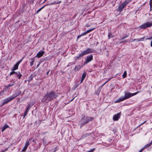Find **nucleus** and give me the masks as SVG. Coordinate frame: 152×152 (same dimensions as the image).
<instances>
[{
    "instance_id": "ddd939ff",
    "label": "nucleus",
    "mask_w": 152,
    "mask_h": 152,
    "mask_svg": "<svg viewBox=\"0 0 152 152\" xmlns=\"http://www.w3.org/2000/svg\"><path fill=\"white\" fill-rule=\"evenodd\" d=\"M120 113H118L114 115L113 117V120L115 121H117L119 118L120 117Z\"/></svg>"
},
{
    "instance_id": "72a5a7b5",
    "label": "nucleus",
    "mask_w": 152,
    "mask_h": 152,
    "mask_svg": "<svg viewBox=\"0 0 152 152\" xmlns=\"http://www.w3.org/2000/svg\"><path fill=\"white\" fill-rule=\"evenodd\" d=\"M7 150V149H6V150H2V151H1L0 152H4L5 151H6Z\"/></svg>"
},
{
    "instance_id": "c756f323",
    "label": "nucleus",
    "mask_w": 152,
    "mask_h": 152,
    "mask_svg": "<svg viewBox=\"0 0 152 152\" xmlns=\"http://www.w3.org/2000/svg\"><path fill=\"white\" fill-rule=\"evenodd\" d=\"M34 60H33L32 61L30 62V65L32 66L34 64Z\"/></svg>"
},
{
    "instance_id": "cd10ccee",
    "label": "nucleus",
    "mask_w": 152,
    "mask_h": 152,
    "mask_svg": "<svg viewBox=\"0 0 152 152\" xmlns=\"http://www.w3.org/2000/svg\"><path fill=\"white\" fill-rule=\"evenodd\" d=\"M45 6H43L42 7L40 8L36 12V13H38L39 11H40Z\"/></svg>"
},
{
    "instance_id": "f3484780",
    "label": "nucleus",
    "mask_w": 152,
    "mask_h": 152,
    "mask_svg": "<svg viewBox=\"0 0 152 152\" xmlns=\"http://www.w3.org/2000/svg\"><path fill=\"white\" fill-rule=\"evenodd\" d=\"M86 72H84L83 73V74L82 75V79H81V83H82L83 82V80H84L85 78L86 77Z\"/></svg>"
},
{
    "instance_id": "2eb2a0df",
    "label": "nucleus",
    "mask_w": 152,
    "mask_h": 152,
    "mask_svg": "<svg viewBox=\"0 0 152 152\" xmlns=\"http://www.w3.org/2000/svg\"><path fill=\"white\" fill-rule=\"evenodd\" d=\"M151 145V144L150 142L149 144H146L140 150L139 152H141L145 148L149 147Z\"/></svg>"
},
{
    "instance_id": "39448f33",
    "label": "nucleus",
    "mask_w": 152,
    "mask_h": 152,
    "mask_svg": "<svg viewBox=\"0 0 152 152\" xmlns=\"http://www.w3.org/2000/svg\"><path fill=\"white\" fill-rule=\"evenodd\" d=\"M138 91L136 93H130L128 92L125 93V96H124L120 97L116 100L115 102V103L119 102H120L124 100L128 99L133 96L136 95L139 92Z\"/></svg>"
},
{
    "instance_id": "b1692460",
    "label": "nucleus",
    "mask_w": 152,
    "mask_h": 152,
    "mask_svg": "<svg viewBox=\"0 0 152 152\" xmlns=\"http://www.w3.org/2000/svg\"><path fill=\"white\" fill-rule=\"evenodd\" d=\"M30 108V104H28L26 107V111H27V112H28Z\"/></svg>"
},
{
    "instance_id": "e433bc0d",
    "label": "nucleus",
    "mask_w": 152,
    "mask_h": 152,
    "mask_svg": "<svg viewBox=\"0 0 152 152\" xmlns=\"http://www.w3.org/2000/svg\"><path fill=\"white\" fill-rule=\"evenodd\" d=\"M152 39V37H151V38H148V39Z\"/></svg>"
},
{
    "instance_id": "6ab92c4d",
    "label": "nucleus",
    "mask_w": 152,
    "mask_h": 152,
    "mask_svg": "<svg viewBox=\"0 0 152 152\" xmlns=\"http://www.w3.org/2000/svg\"><path fill=\"white\" fill-rule=\"evenodd\" d=\"M131 1V0H126L124 2H123L122 4L125 6Z\"/></svg>"
},
{
    "instance_id": "f704fd0d",
    "label": "nucleus",
    "mask_w": 152,
    "mask_h": 152,
    "mask_svg": "<svg viewBox=\"0 0 152 152\" xmlns=\"http://www.w3.org/2000/svg\"><path fill=\"white\" fill-rule=\"evenodd\" d=\"M126 37H127V36H126V37H124L122 39H124Z\"/></svg>"
},
{
    "instance_id": "f8f14e48",
    "label": "nucleus",
    "mask_w": 152,
    "mask_h": 152,
    "mask_svg": "<svg viewBox=\"0 0 152 152\" xmlns=\"http://www.w3.org/2000/svg\"><path fill=\"white\" fill-rule=\"evenodd\" d=\"M21 61L22 60L19 61L15 65H14L13 69H12V70L13 71L15 70L18 69V66Z\"/></svg>"
},
{
    "instance_id": "20e7f679",
    "label": "nucleus",
    "mask_w": 152,
    "mask_h": 152,
    "mask_svg": "<svg viewBox=\"0 0 152 152\" xmlns=\"http://www.w3.org/2000/svg\"><path fill=\"white\" fill-rule=\"evenodd\" d=\"M57 96L54 92L52 91L48 93L45 96L42 101L44 102L48 103L51 100L56 98Z\"/></svg>"
},
{
    "instance_id": "473e14b6",
    "label": "nucleus",
    "mask_w": 152,
    "mask_h": 152,
    "mask_svg": "<svg viewBox=\"0 0 152 152\" xmlns=\"http://www.w3.org/2000/svg\"><path fill=\"white\" fill-rule=\"evenodd\" d=\"M16 73L14 71H13L12 72H11L10 73V75H13V74H14V73Z\"/></svg>"
},
{
    "instance_id": "7ed1b4c3",
    "label": "nucleus",
    "mask_w": 152,
    "mask_h": 152,
    "mask_svg": "<svg viewBox=\"0 0 152 152\" xmlns=\"http://www.w3.org/2000/svg\"><path fill=\"white\" fill-rule=\"evenodd\" d=\"M57 96L54 92L52 91L48 93L45 96L42 101L44 102L48 103L51 100L56 98Z\"/></svg>"
},
{
    "instance_id": "a211bd4d",
    "label": "nucleus",
    "mask_w": 152,
    "mask_h": 152,
    "mask_svg": "<svg viewBox=\"0 0 152 152\" xmlns=\"http://www.w3.org/2000/svg\"><path fill=\"white\" fill-rule=\"evenodd\" d=\"M82 67V66L80 65H77L75 66V70L76 71H78L79 69H80Z\"/></svg>"
},
{
    "instance_id": "a19ab883",
    "label": "nucleus",
    "mask_w": 152,
    "mask_h": 152,
    "mask_svg": "<svg viewBox=\"0 0 152 152\" xmlns=\"http://www.w3.org/2000/svg\"><path fill=\"white\" fill-rule=\"evenodd\" d=\"M93 150H92V151H91V152H93Z\"/></svg>"
},
{
    "instance_id": "2f4dec72",
    "label": "nucleus",
    "mask_w": 152,
    "mask_h": 152,
    "mask_svg": "<svg viewBox=\"0 0 152 152\" xmlns=\"http://www.w3.org/2000/svg\"><path fill=\"white\" fill-rule=\"evenodd\" d=\"M150 7H151L152 5V0H150Z\"/></svg>"
},
{
    "instance_id": "1a4fd4ad",
    "label": "nucleus",
    "mask_w": 152,
    "mask_h": 152,
    "mask_svg": "<svg viewBox=\"0 0 152 152\" xmlns=\"http://www.w3.org/2000/svg\"><path fill=\"white\" fill-rule=\"evenodd\" d=\"M87 117H84L80 121L79 123L81 126L88 123L87 120Z\"/></svg>"
},
{
    "instance_id": "c9c22d12",
    "label": "nucleus",
    "mask_w": 152,
    "mask_h": 152,
    "mask_svg": "<svg viewBox=\"0 0 152 152\" xmlns=\"http://www.w3.org/2000/svg\"><path fill=\"white\" fill-rule=\"evenodd\" d=\"M151 46L152 47V41L151 42Z\"/></svg>"
},
{
    "instance_id": "4468645a",
    "label": "nucleus",
    "mask_w": 152,
    "mask_h": 152,
    "mask_svg": "<svg viewBox=\"0 0 152 152\" xmlns=\"http://www.w3.org/2000/svg\"><path fill=\"white\" fill-rule=\"evenodd\" d=\"M44 53L45 52L44 51L39 52L37 54L36 56H37L38 58H39L43 56Z\"/></svg>"
},
{
    "instance_id": "f257e3e1",
    "label": "nucleus",
    "mask_w": 152,
    "mask_h": 152,
    "mask_svg": "<svg viewBox=\"0 0 152 152\" xmlns=\"http://www.w3.org/2000/svg\"><path fill=\"white\" fill-rule=\"evenodd\" d=\"M57 96L54 92L52 91L48 93L45 96L42 101L44 102L48 103L51 100L56 98Z\"/></svg>"
},
{
    "instance_id": "9d476101",
    "label": "nucleus",
    "mask_w": 152,
    "mask_h": 152,
    "mask_svg": "<svg viewBox=\"0 0 152 152\" xmlns=\"http://www.w3.org/2000/svg\"><path fill=\"white\" fill-rule=\"evenodd\" d=\"M93 59V56L92 55L88 56L86 58V61L84 63V64H87L88 63L91 61Z\"/></svg>"
},
{
    "instance_id": "a878e982",
    "label": "nucleus",
    "mask_w": 152,
    "mask_h": 152,
    "mask_svg": "<svg viewBox=\"0 0 152 152\" xmlns=\"http://www.w3.org/2000/svg\"><path fill=\"white\" fill-rule=\"evenodd\" d=\"M29 144V141H26V142L25 146L28 147Z\"/></svg>"
},
{
    "instance_id": "412c9836",
    "label": "nucleus",
    "mask_w": 152,
    "mask_h": 152,
    "mask_svg": "<svg viewBox=\"0 0 152 152\" xmlns=\"http://www.w3.org/2000/svg\"><path fill=\"white\" fill-rule=\"evenodd\" d=\"M61 2V1H60L58 2H54L53 3H50L46 5L45 6L50 5H52L55 4H59V3H60Z\"/></svg>"
},
{
    "instance_id": "5701e85b",
    "label": "nucleus",
    "mask_w": 152,
    "mask_h": 152,
    "mask_svg": "<svg viewBox=\"0 0 152 152\" xmlns=\"http://www.w3.org/2000/svg\"><path fill=\"white\" fill-rule=\"evenodd\" d=\"M144 40V37L142 38L139 39H134V41L136 40L137 42L142 41H143Z\"/></svg>"
},
{
    "instance_id": "0eeeda50",
    "label": "nucleus",
    "mask_w": 152,
    "mask_h": 152,
    "mask_svg": "<svg viewBox=\"0 0 152 152\" xmlns=\"http://www.w3.org/2000/svg\"><path fill=\"white\" fill-rule=\"evenodd\" d=\"M152 26V22L150 23L147 22L142 24L140 26V27L141 29L145 28H147L150 27Z\"/></svg>"
},
{
    "instance_id": "9b49d317",
    "label": "nucleus",
    "mask_w": 152,
    "mask_h": 152,
    "mask_svg": "<svg viewBox=\"0 0 152 152\" xmlns=\"http://www.w3.org/2000/svg\"><path fill=\"white\" fill-rule=\"evenodd\" d=\"M94 29H95V28H92V29L88 30L86 32H83V33L81 34L80 35L78 36L77 37V38L78 39L81 36H84L85 35H86L87 33H88L90 32L91 31H93Z\"/></svg>"
},
{
    "instance_id": "6e6552de",
    "label": "nucleus",
    "mask_w": 152,
    "mask_h": 152,
    "mask_svg": "<svg viewBox=\"0 0 152 152\" xmlns=\"http://www.w3.org/2000/svg\"><path fill=\"white\" fill-rule=\"evenodd\" d=\"M18 96H10L8 98H7L5 99L3 101L2 105H4L5 104L8 103L9 102L11 101L13 99L15 98L16 97Z\"/></svg>"
},
{
    "instance_id": "393cba45",
    "label": "nucleus",
    "mask_w": 152,
    "mask_h": 152,
    "mask_svg": "<svg viewBox=\"0 0 152 152\" xmlns=\"http://www.w3.org/2000/svg\"><path fill=\"white\" fill-rule=\"evenodd\" d=\"M126 71H125L124 72L122 75L123 78H125L126 77Z\"/></svg>"
},
{
    "instance_id": "c85d7f7f",
    "label": "nucleus",
    "mask_w": 152,
    "mask_h": 152,
    "mask_svg": "<svg viewBox=\"0 0 152 152\" xmlns=\"http://www.w3.org/2000/svg\"><path fill=\"white\" fill-rule=\"evenodd\" d=\"M27 147L25 145L23 148L22 150V151H25L27 149Z\"/></svg>"
},
{
    "instance_id": "58836bf2",
    "label": "nucleus",
    "mask_w": 152,
    "mask_h": 152,
    "mask_svg": "<svg viewBox=\"0 0 152 152\" xmlns=\"http://www.w3.org/2000/svg\"><path fill=\"white\" fill-rule=\"evenodd\" d=\"M150 143H151V144H152V141H151V142H150Z\"/></svg>"
},
{
    "instance_id": "bb28decb",
    "label": "nucleus",
    "mask_w": 152,
    "mask_h": 152,
    "mask_svg": "<svg viewBox=\"0 0 152 152\" xmlns=\"http://www.w3.org/2000/svg\"><path fill=\"white\" fill-rule=\"evenodd\" d=\"M16 74H17L18 78L20 79L21 77L22 76V75L20 74L19 72H18V73L17 72Z\"/></svg>"
},
{
    "instance_id": "7c9ffc66",
    "label": "nucleus",
    "mask_w": 152,
    "mask_h": 152,
    "mask_svg": "<svg viewBox=\"0 0 152 152\" xmlns=\"http://www.w3.org/2000/svg\"><path fill=\"white\" fill-rule=\"evenodd\" d=\"M28 112H27V111H26L24 113V115L23 116L24 118L26 116Z\"/></svg>"
},
{
    "instance_id": "4c0bfd02",
    "label": "nucleus",
    "mask_w": 152,
    "mask_h": 152,
    "mask_svg": "<svg viewBox=\"0 0 152 152\" xmlns=\"http://www.w3.org/2000/svg\"><path fill=\"white\" fill-rule=\"evenodd\" d=\"M49 72H47L46 74L47 75H48V73H49Z\"/></svg>"
},
{
    "instance_id": "dca6fc26",
    "label": "nucleus",
    "mask_w": 152,
    "mask_h": 152,
    "mask_svg": "<svg viewBox=\"0 0 152 152\" xmlns=\"http://www.w3.org/2000/svg\"><path fill=\"white\" fill-rule=\"evenodd\" d=\"M124 7L125 6L122 4L118 7L119 10L120 12L122 11Z\"/></svg>"
},
{
    "instance_id": "79ce46f5",
    "label": "nucleus",
    "mask_w": 152,
    "mask_h": 152,
    "mask_svg": "<svg viewBox=\"0 0 152 152\" xmlns=\"http://www.w3.org/2000/svg\"><path fill=\"white\" fill-rule=\"evenodd\" d=\"M47 0H45V1H47Z\"/></svg>"
},
{
    "instance_id": "ea45409f",
    "label": "nucleus",
    "mask_w": 152,
    "mask_h": 152,
    "mask_svg": "<svg viewBox=\"0 0 152 152\" xmlns=\"http://www.w3.org/2000/svg\"><path fill=\"white\" fill-rule=\"evenodd\" d=\"M10 86V85H9V86H8V87H10V86Z\"/></svg>"
},
{
    "instance_id": "f03ea898",
    "label": "nucleus",
    "mask_w": 152,
    "mask_h": 152,
    "mask_svg": "<svg viewBox=\"0 0 152 152\" xmlns=\"http://www.w3.org/2000/svg\"><path fill=\"white\" fill-rule=\"evenodd\" d=\"M57 96L54 92L52 91L48 93L45 96L42 101L44 102L48 103L51 100L56 98Z\"/></svg>"
},
{
    "instance_id": "423d86ee",
    "label": "nucleus",
    "mask_w": 152,
    "mask_h": 152,
    "mask_svg": "<svg viewBox=\"0 0 152 152\" xmlns=\"http://www.w3.org/2000/svg\"><path fill=\"white\" fill-rule=\"evenodd\" d=\"M92 51L90 48H88L85 50L83 51L79 54L78 56L75 57V58L77 59L80 58L82 57L83 56L92 53Z\"/></svg>"
},
{
    "instance_id": "4be33fe9",
    "label": "nucleus",
    "mask_w": 152,
    "mask_h": 152,
    "mask_svg": "<svg viewBox=\"0 0 152 152\" xmlns=\"http://www.w3.org/2000/svg\"><path fill=\"white\" fill-rule=\"evenodd\" d=\"M87 118L88 123L89 121H92L93 119V118L91 117H87Z\"/></svg>"
},
{
    "instance_id": "aec40b11",
    "label": "nucleus",
    "mask_w": 152,
    "mask_h": 152,
    "mask_svg": "<svg viewBox=\"0 0 152 152\" xmlns=\"http://www.w3.org/2000/svg\"><path fill=\"white\" fill-rule=\"evenodd\" d=\"M9 127L7 125H5L3 127L1 131L3 132L5 130Z\"/></svg>"
}]
</instances>
